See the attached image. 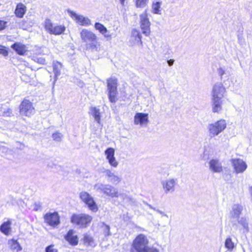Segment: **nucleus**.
Returning <instances> with one entry per match:
<instances>
[{
    "instance_id": "f257e3e1",
    "label": "nucleus",
    "mask_w": 252,
    "mask_h": 252,
    "mask_svg": "<svg viewBox=\"0 0 252 252\" xmlns=\"http://www.w3.org/2000/svg\"><path fill=\"white\" fill-rule=\"evenodd\" d=\"M130 252H159V250L149 246V240L144 234L138 235L133 241Z\"/></svg>"
},
{
    "instance_id": "f03ea898",
    "label": "nucleus",
    "mask_w": 252,
    "mask_h": 252,
    "mask_svg": "<svg viewBox=\"0 0 252 252\" xmlns=\"http://www.w3.org/2000/svg\"><path fill=\"white\" fill-rule=\"evenodd\" d=\"M92 219V217L88 214H73L71 218V222L80 228H86L91 223Z\"/></svg>"
},
{
    "instance_id": "7ed1b4c3",
    "label": "nucleus",
    "mask_w": 252,
    "mask_h": 252,
    "mask_svg": "<svg viewBox=\"0 0 252 252\" xmlns=\"http://www.w3.org/2000/svg\"><path fill=\"white\" fill-rule=\"evenodd\" d=\"M94 189L111 197H118L119 196L118 189L109 184L98 183L94 186Z\"/></svg>"
},
{
    "instance_id": "20e7f679",
    "label": "nucleus",
    "mask_w": 252,
    "mask_h": 252,
    "mask_svg": "<svg viewBox=\"0 0 252 252\" xmlns=\"http://www.w3.org/2000/svg\"><path fill=\"white\" fill-rule=\"evenodd\" d=\"M226 121L223 119L209 124L207 128L209 135L211 137L218 135L226 128Z\"/></svg>"
},
{
    "instance_id": "39448f33",
    "label": "nucleus",
    "mask_w": 252,
    "mask_h": 252,
    "mask_svg": "<svg viewBox=\"0 0 252 252\" xmlns=\"http://www.w3.org/2000/svg\"><path fill=\"white\" fill-rule=\"evenodd\" d=\"M44 27L50 34L60 35L64 32L65 27L62 25L55 24L49 18H46L44 22Z\"/></svg>"
},
{
    "instance_id": "423d86ee",
    "label": "nucleus",
    "mask_w": 252,
    "mask_h": 252,
    "mask_svg": "<svg viewBox=\"0 0 252 252\" xmlns=\"http://www.w3.org/2000/svg\"><path fill=\"white\" fill-rule=\"evenodd\" d=\"M107 88L110 101L115 102L116 101V96L117 94V79L114 77H111L108 79Z\"/></svg>"
},
{
    "instance_id": "0eeeda50",
    "label": "nucleus",
    "mask_w": 252,
    "mask_h": 252,
    "mask_svg": "<svg viewBox=\"0 0 252 252\" xmlns=\"http://www.w3.org/2000/svg\"><path fill=\"white\" fill-rule=\"evenodd\" d=\"M140 26L142 33L145 36H149L151 33V23L146 11L140 15Z\"/></svg>"
},
{
    "instance_id": "6e6552de",
    "label": "nucleus",
    "mask_w": 252,
    "mask_h": 252,
    "mask_svg": "<svg viewBox=\"0 0 252 252\" xmlns=\"http://www.w3.org/2000/svg\"><path fill=\"white\" fill-rule=\"evenodd\" d=\"M79 196L82 201L88 205L90 210L94 212H96L98 210L97 205L89 193L86 191H82L80 193Z\"/></svg>"
},
{
    "instance_id": "1a4fd4ad",
    "label": "nucleus",
    "mask_w": 252,
    "mask_h": 252,
    "mask_svg": "<svg viewBox=\"0 0 252 252\" xmlns=\"http://www.w3.org/2000/svg\"><path fill=\"white\" fill-rule=\"evenodd\" d=\"M211 94L212 98L222 99L226 94L225 88L221 83L217 82L214 85Z\"/></svg>"
},
{
    "instance_id": "9d476101",
    "label": "nucleus",
    "mask_w": 252,
    "mask_h": 252,
    "mask_svg": "<svg viewBox=\"0 0 252 252\" xmlns=\"http://www.w3.org/2000/svg\"><path fill=\"white\" fill-rule=\"evenodd\" d=\"M34 113V108L32 103L29 100L24 99L20 106V113L21 115L30 117Z\"/></svg>"
},
{
    "instance_id": "9b49d317",
    "label": "nucleus",
    "mask_w": 252,
    "mask_h": 252,
    "mask_svg": "<svg viewBox=\"0 0 252 252\" xmlns=\"http://www.w3.org/2000/svg\"><path fill=\"white\" fill-rule=\"evenodd\" d=\"M178 180L175 178H169L161 182V185L164 192L165 194L173 193L175 190Z\"/></svg>"
},
{
    "instance_id": "f8f14e48",
    "label": "nucleus",
    "mask_w": 252,
    "mask_h": 252,
    "mask_svg": "<svg viewBox=\"0 0 252 252\" xmlns=\"http://www.w3.org/2000/svg\"><path fill=\"white\" fill-rule=\"evenodd\" d=\"M67 13L77 24L81 26H88L92 24L91 20L88 17H84L81 15H78L69 9L67 10Z\"/></svg>"
},
{
    "instance_id": "ddd939ff",
    "label": "nucleus",
    "mask_w": 252,
    "mask_h": 252,
    "mask_svg": "<svg viewBox=\"0 0 252 252\" xmlns=\"http://www.w3.org/2000/svg\"><path fill=\"white\" fill-rule=\"evenodd\" d=\"M231 162L234 168V171L236 174L242 173L247 168V165L245 161L240 158H233Z\"/></svg>"
},
{
    "instance_id": "4468645a",
    "label": "nucleus",
    "mask_w": 252,
    "mask_h": 252,
    "mask_svg": "<svg viewBox=\"0 0 252 252\" xmlns=\"http://www.w3.org/2000/svg\"><path fill=\"white\" fill-rule=\"evenodd\" d=\"M149 122L148 114L143 113H137L134 117V124L135 125H139L141 126H143L147 125Z\"/></svg>"
},
{
    "instance_id": "2eb2a0df",
    "label": "nucleus",
    "mask_w": 252,
    "mask_h": 252,
    "mask_svg": "<svg viewBox=\"0 0 252 252\" xmlns=\"http://www.w3.org/2000/svg\"><path fill=\"white\" fill-rule=\"evenodd\" d=\"M80 37L83 42L87 43L97 39L96 35L93 32L85 29L80 32Z\"/></svg>"
},
{
    "instance_id": "dca6fc26",
    "label": "nucleus",
    "mask_w": 252,
    "mask_h": 252,
    "mask_svg": "<svg viewBox=\"0 0 252 252\" xmlns=\"http://www.w3.org/2000/svg\"><path fill=\"white\" fill-rule=\"evenodd\" d=\"M44 219L45 221L52 226H56L60 223L59 216L56 212L46 214Z\"/></svg>"
},
{
    "instance_id": "f3484780",
    "label": "nucleus",
    "mask_w": 252,
    "mask_h": 252,
    "mask_svg": "<svg viewBox=\"0 0 252 252\" xmlns=\"http://www.w3.org/2000/svg\"><path fill=\"white\" fill-rule=\"evenodd\" d=\"M141 38L142 36L139 32L136 29H133L131 32L129 43L131 46L135 45H142V42L141 41Z\"/></svg>"
},
{
    "instance_id": "a211bd4d",
    "label": "nucleus",
    "mask_w": 252,
    "mask_h": 252,
    "mask_svg": "<svg viewBox=\"0 0 252 252\" xmlns=\"http://www.w3.org/2000/svg\"><path fill=\"white\" fill-rule=\"evenodd\" d=\"M103 173L105 174L107 181L113 184H118L122 180L121 177L115 175L112 171L109 169H105Z\"/></svg>"
},
{
    "instance_id": "6ab92c4d",
    "label": "nucleus",
    "mask_w": 252,
    "mask_h": 252,
    "mask_svg": "<svg viewBox=\"0 0 252 252\" xmlns=\"http://www.w3.org/2000/svg\"><path fill=\"white\" fill-rule=\"evenodd\" d=\"M212 108L214 113H220L222 108V99L211 98Z\"/></svg>"
},
{
    "instance_id": "aec40b11",
    "label": "nucleus",
    "mask_w": 252,
    "mask_h": 252,
    "mask_svg": "<svg viewBox=\"0 0 252 252\" xmlns=\"http://www.w3.org/2000/svg\"><path fill=\"white\" fill-rule=\"evenodd\" d=\"M210 168L212 171L216 173H220L222 171L221 163L219 160L212 159L209 162Z\"/></svg>"
},
{
    "instance_id": "412c9836",
    "label": "nucleus",
    "mask_w": 252,
    "mask_h": 252,
    "mask_svg": "<svg viewBox=\"0 0 252 252\" xmlns=\"http://www.w3.org/2000/svg\"><path fill=\"white\" fill-rule=\"evenodd\" d=\"M94 28L107 39H111V35L108 32L107 28L103 24L96 22L94 24Z\"/></svg>"
},
{
    "instance_id": "4be33fe9",
    "label": "nucleus",
    "mask_w": 252,
    "mask_h": 252,
    "mask_svg": "<svg viewBox=\"0 0 252 252\" xmlns=\"http://www.w3.org/2000/svg\"><path fill=\"white\" fill-rule=\"evenodd\" d=\"M11 47L20 55H23L28 51L27 47L19 42H16L12 44Z\"/></svg>"
},
{
    "instance_id": "5701e85b",
    "label": "nucleus",
    "mask_w": 252,
    "mask_h": 252,
    "mask_svg": "<svg viewBox=\"0 0 252 252\" xmlns=\"http://www.w3.org/2000/svg\"><path fill=\"white\" fill-rule=\"evenodd\" d=\"M86 48L88 50H91L92 52H99L101 49V45L97 39L86 44Z\"/></svg>"
},
{
    "instance_id": "b1692460",
    "label": "nucleus",
    "mask_w": 252,
    "mask_h": 252,
    "mask_svg": "<svg viewBox=\"0 0 252 252\" xmlns=\"http://www.w3.org/2000/svg\"><path fill=\"white\" fill-rule=\"evenodd\" d=\"M27 7L22 3L17 4L15 10V14L18 18H23L27 11Z\"/></svg>"
},
{
    "instance_id": "393cba45",
    "label": "nucleus",
    "mask_w": 252,
    "mask_h": 252,
    "mask_svg": "<svg viewBox=\"0 0 252 252\" xmlns=\"http://www.w3.org/2000/svg\"><path fill=\"white\" fill-rule=\"evenodd\" d=\"M243 210L242 205L239 204H235L232 206L231 214L233 218L238 219L241 214Z\"/></svg>"
},
{
    "instance_id": "a878e982",
    "label": "nucleus",
    "mask_w": 252,
    "mask_h": 252,
    "mask_svg": "<svg viewBox=\"0 0 252 252\" xmlns=\"http://www.w3.org/2000/svg\"><path fill=\"white\" fill-rule=\"evenodd\" d=\"M73 230H70L65 236V240L72 245H76L78 242V239L76 235H74Z\"/></svg>"
},
{
    "instance_id": "bb28decb",
    "label": "nucleus",
    "mask_w": 252,
    "mask_h": 252,
    "mask_svg": "<svg viewBox=\"0 0 252 252\" xmlns=\"http://www.w3.org/2000/svg\"><path fill=\"white\" fill-rule=\"evenodd\" d=\"M11 221L8 220L0 226V231L6 235H9L11 231Z\"/></svg>"
},
{
    "instance_id": "cd10ccee",
    "label": "nucleus",
    "mask_w": 252,
    "mask_h": 252,
    "mask_svg": "<svg viewBox=\"0 0 252 252\" xmlns=\"http://www.w3.org/2000/svg\"><path fill=\"white\" fill-rule=\"evenodd\" d=\"M12 110L4 104H0V117H10Z\"/></svg>"
},
{
    "instance_id": "c85d7f7f",
    "label": "nucleus",
    "mask_w": 252,
    "mask_h": 252,
    "mask_svg": "<svg viewBox=\"0 0 252 252\" xmlns=\"http://www.w3.org/2000/svg\"><path fill=\"white\" fill-rule=\"evenodd\" d=\"M90 110V114L94 116L95 121L100 124L101 118L100 109L95 107H91Z\"/></svg>"
},
{
    "instance_id": "c756f323",
    "label": "nucleus",
    "mask_w": 252,
    "mask_h": 252,
    "mask_svg": "<svg viewBox=\"0 0 252 252\" xmlns=\"http://www.w3.org/2000/svg\"><path fill=\"white\" fill-rule=\"evenodd\" d=\"M83 240L85 245L87 246L94 247L96 245V244L93 237L89 235L85 234L84 236Z\"/></svg>"
},
{
    "instance_id": "7c9ffc66",
    "label": "nucleus",
    "mask_w": 252,
    "mask_h": 252,
    "mask_svg": "<svg viewBox=\"0 0 252 252\" xmlns=\"http://www.w3.org/2000/svg\"><path fill=\"white\" fill-rule=\"evenodd\" d=\"M53 66L55 76V81H56L57 77L61 74V69L62 67V64L58 62H54Z\"/></svg>"
},
{
    "instance_id": "2f4dec72",
    "label": "nucleus",
    "mask_w": 252,
    "mask_h": 252,
    "mask_svg": "<svg viewBox=\"0 0 252 252\" xmlns=\"http://www.w3.org/2000/svg\"><path fill=\"white\" fill-rule=\"evenodd\" d=\"M8 244L10 246L12 250H15L16 252H19L22 250V248L20 244L17 242V240L12 239L9 240Z\"/></svg>"
},
{
    "instance_id": "473e14b6",
    "label": "nucleus",
    "mask_w": 252,
    "mask_h": 252,
    "mask_svg": "<svg viewBox=\"0 0 252 252\" xmlns=\"http://www.w3.org/2000/svg\"><path fill=\"white\" fill-rule=\"evenodd\" d=\"M161 5V1H157L153 3L152 9L154 13L161 14V10L160 9Z\"/></svg>"
},
{
    "instance_id": "72a5a7b5",
    "label": "nucleus",
    "mask_w": 252,
    "mask_h": 252,
    "mask_svg": "<svg viewBox=\"0 0 252 252\" xmlns=\"http://www.w3.org/2000/svg\"><path fill=\"white\" fill-rule=\"evenodd\" d=\"M104 153L106 156V158L107 160L115 158V150L112 148H108L107 150L105 151Z\"/></svg>"
},
{
    "instance_id": "f704fd0d",
    "label": "nucleus",
    "mask_w": 252,
    "mask_h": 252,
    "mask_svg": "<svg viewBox=\"0 0 252 252\" xmlns=\"http://www.w3.org/2000/svg\"><path fill=\"white\" fill-rule=\"evenodd\" d=\"M168 217H161L160 220L158 222L157 225L158 226L165 227H166L168 224Z\"/></svg>"
},
{
    "instance_id": "c9c22d12",
    "label": "nucleus",
    "mask_w": 252,
    "mask_h": 252,
    "mask_svg": "<svg viewBox=\"0 0 252 252\" xmlns=\"http://www.w3.org/2000/svg\"><path fill=\"white\" fill-rule=\"evenodd\" d=\"M238 222L243 226L246 232H248L249 231L248 222L246 218H242L238 220Z\"/></svg>"
},
{
    "instance_id": "e433bc0d",
    "label": "nucleus",
    "mask_w": 252,
    "mask_h": 252,
    "mask_svg": "<svg viewBox=\"0 0 252 252\" xmlns=\"http://www.w3.org/2000/svg\"><path fill=\"white\" fill-rule=\"evenodd\" d=\"M217 72L219 75L220 77V78H222V76L229 74V71L227 70V68L225 66H220L217 69Z\"/></svg>"
},
{
    "instance_id": "4c0bfd02",
    "label": "nucleus",
    "mask_w": 252,
    "mask_h": 252,
    "mask_svg": "<svg viewBox=\"0 0 252 252\" xmlns=\"http://www.w3.org/2000/svg\"><path fill=\"white\" fill-rule=\"evenodd\" d=\"M225 247L229 250H231L234 247V243L232 242L231 239L227 238L225 241Z\"/></svg>"
},
{
    "instance_id": "58836bf2",
    "label": "nucleus",
    "mask_w": 252,
    "mask_h": 252,
    "mask_svg": "<svg viewBox=\"0 0 252 252\" xmlns=\"http://www.w3.org/2000/svg\"><path fill=\"white\" fill-rule=\"evenodd\" d=\"M63 136V134L59 132H56L52 134V138L57 142L61 141Z\"/></svg>"
},
{
    "instance_id": "ea45409f",
    "label": "nucleus",
    "mask_w": 252,
    "mask_h": 252,
    "mask_svg": "<svg viewBox=\"0 0 252 252\" xmlns=\"http://www.w3.org/2000/svg\"><path fill=\"white\" fill-rule=\"evenodd\" d=\"M148 0H136V6L137 7H144L147 4Z\"/></svg>"
},
{
    "instance_id": "a19ab883",
    "label": "nucleus",
    "mask_w": 252,
    "mask_h": 252,
    "mask_svg": "<svg viewBox=\"0 0 252 252\" xmlns=\"http://www.w3.org/2000/svg\"><path fill=\"white\" fill-rule=\"evenodd\" d=\"M19 27L24 30H26L28 28V23L26 21L24 20H21L19 23Z\"/></svg>"
},
{
    "instance_id": "79ce46f5",
    "label": "nucleus",
    "mask_w": 252,
    "mask_h": 252,
    "mask_svg": "<svg viewBox=\"0 0 252 252\" xmlns=\"http://www.w3.org/2000/svg\"><path fill=\"white\" fill-rule=\"evenodd\" d=\"M108 160L110 165L112 167L116 168L118 166V162L116 160L115 157L112 158H110Z\"/></svg>"
},
{
    "instance_id": "37998d69",
    "label": "nucleus",
    "mask_w": 252,
    "mask_h": 252,
    "mask_svg": "<svg viewBox=\"0 0 252 252\" xmlns=\"http://www.w3.org/2000/svg\"><path fill=\"white\" fill-rule=\"evenodd\" d=\"M45 251L46 252H58V250L54 248L53 245H50L46 247Z\"/></svg>"
},
{
    "instance_id": "c03bdc74",
    "label": "nucleus",
    "mask_w": 252,
    "mask_h": 252,
    "mask_svg": "<svg viewBox=\"0 0 252 252\" xmlns=\"http://www.w3.org/2000/svg\"><path fill=\"white\" fill-rule=\"evenodd\" d=\"M0 54H2L4 56L8 55V52L4 49V47L0 45Z\"/></svg>"
},
{
    "instance_id": "a18cd8bd",
    "label": "nucleus",
    "mask_w": 252,
    "mask_h": 252,
    "mask_svg": "<svg viewBox=\"0 0 252 252\" xmlns=\"http://www.w3.org/2000/svg\"><path fill=\"white\" fill-rule=\"evenodd\" d=\"M6 24V22H5L2 20H0V31L4 29L5 28Z\"/></svg>"
},
{
    "instance_id": "49530a36",
    "label": "nucleus",
    "mask_w": 252,
    "mask_h": 252,
    "mask_svg": "<svg viewBox=\"0 0 252 252\" xmlns=\"http://www.w3.org/2000/svg\"><path fill=\"white\" fill-rule=\"evenodd\" d=\"M156 211L161 215V217H168V216L164 212L161 210H159V209H157V210H156Z\"/></svg>"
},
{
    "instance_id": "de8ad7c7",
    "label": "nucleus",
    "mask_w": 252,
    "mask_h": 252,
    "mask_svg": "<svg viewBox=\"0 0 252 252\" xmlns=\"http://www.w3.org/2000/svg\"><path fill=\"white\" fill-rule=\"evenodd\" d=\"M164 49H163V52L165 53V54L168 53V50L169 49V46L167 44H164Z\"/></svg>"
},
{
    "instance_id": "09e8293b",
    "label": "nucleus",
    "mask_w": 252,
    "mask_h": 252,
    "mask_svg": "<svg viewBox=\"0 0 252 252\" xmlns=\"http://www.w3.org/2000/svg\"><path fill=\"white\" fill-rule=\"evenodd\" d=\"M37 62L39 63L40 64H45V60L43 58H39L37 59Z\"/></svg>"
},
{
    "instance_id": "8fccbe9b",
    "label": "nucleus",
    "mask_w": 252,
    "mask_h": 252,
    "mask_svg": "<svg viewBox=\"0 0 252 252\" xmlns=\"http://www.w3.org/2000/svg\"><path fill=\"white\" fill-rule=\"evenodd\" d=\"M174 60H172V59H170V60L167 61V63H168V65L170 66H172L174 64Z\"/></svg>"
},
{
    "instance_id": "3c124183",
    "label": "nucleus",
    "mask_w": 252,
    "mask_h": 252,
    "mask_svg": "<svg viewBox=\"0 0 252 252\" xmlns=\"http://www.w3.org/2000/svg\"><path fill=\"white\" fill-rule=\"evenodd\" d=\"M105 228L107 230V233L105 235H110V227L108 225H105Z\"/></svg>"
},
{
    "instance_id": "603ef678",
    "label": "nucleus",
    "mask_w": 252,
    "mask_h": 252,
    "mask_svg": "<svg viewBox=\"0 0 252 252\" xmlns=\"http://www.w3.org/2000/svg\"><path fill=\"white\" fill-rule=\"evenodd\" d=\"M147 205L149 206V207L156 211V210H157V208L153 207L152 205L150 204L147 203Z\"/></svg>"
},
{
    "instance_id": "864d4df0",
    "label": "nucleus",
    "mask_w": 252,
    "mask_h": 252,
    "mask_svg": "<svg viewBox=\"0 0 252 252\" xmlns=\"http://www.w3.org/2000/svg\"><path fill=\"white\" fill-rule=\"evenodd\" d=\"M125 0H120V2H121V3L122 5H124V4Z\"/></svg>"
},
{
    "instance_id": "5fc2aeb1",
    "label": "nucleus",
    "mask_w": 252,
    "mask_h": 252,
    "mask_svg": "<svg viewBox=\"0 0 252 252\" xmlns=\"http://www.w3.org/2000/svg\"><path fill=\"white\" fill-rule=\"evenodd\" d=\"M250 190L251 193L252 195V186L250 187Z\"/></svg>"
},
{
    "instance_id": "6e6d98bb",
    "label": "nucleus",
    "mask_w": 252,
    "mask_h": 252,
    "mask_svg": "<svg viewBox=\"0 0 252 252\" xmlns=\"http://www.w3.org/2000/svg\"><path fill=\"white\" fill-rule=\"evenodd\" d=\"M120 195H122V196H123V194H120Z\"/></svg>"
}]
</instances>
